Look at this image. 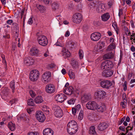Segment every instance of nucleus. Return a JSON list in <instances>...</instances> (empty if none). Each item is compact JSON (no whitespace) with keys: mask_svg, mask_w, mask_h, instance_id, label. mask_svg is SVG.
Returning <instances> with one entry per match:
<instances>
[{"mask_svg":"<svg viewBox=\"0 0 135 135\" xmlns=\"http://www.w3.org/2000/svg\"><path fill=\"white\" fill-rule=\"evenodd\" d=\"M67 132L70 134L75 133L78 129L77 123L74 120H71L67 124Z\"/></svg>","mask_w":135,"mask_h":135,"instance_id":"obj_1","label":"nucleus"},{"mask_svg":"<svg viewBox=\"0 0 135 135\" xmlns=\"http://www.w3.org/2000/svg\"><path fill=\"white\" fill-rule=\"evenodd\" d=\"M39 75V72L37 70H33L30 73L29 78L31 80L35 81L38 79Z\"/></svg>","mask_w":135,"mask_h":135,"instance_id":"obj_2","label":"nucleus"},{"mask_svg":"<svg viewBox=\"0 0 135 135\" xmlns=\"http://www.w3.org/2000/svg\"><path fill=\"white\" fill-rule=\"evenodd\" d=\"M113 67L112 62L109 60H106L103 62L101 65L102 69L104 70L110 69Z\"/></svg>","mask_w":135,"mask_h":135,"instance_id":"obj_3","label":"nucleus"},{"mask_svg":"<svg viewBox=\"0 0 135 135\" xmlns=\"http://www.w3.org/2000/svg\"><path fill=\"white\" fill-rule=\"evenodd\" d=\"M2 98L4 100H7L10 99V91L9 89L7 87L2 89Z\"/></svg>","mask_w":135,"mask_h":135,"instance_id":"obj_4","label":"nucleus"},{"mask_svg":"<svg viewBox=\"0 0 135 135\" xmlns=\"http://www.w3.org/2000/svg\"><path fill=\"white\" fill-rule=\"evenodd\" d=\"M37 41L40 45L43 46H46L48 42L46 37L44 35L38 36L37 38Z\"/></svg>","mask_w":135,"mask_h":135,"instance_id":"obj_5","label":"nucleus"},{"mask_svg":"<svg viewBox=\"0 0 135 135\" xmlns=\"http://www.w3.org/2000/svg\"><path fill=\"white\" fill-rule=\"evenodd\" d=\"M98 107V104L94 101H90L86 105V108L88 109L94 110Z\"/></svg>","mask_w":135,"mask_h":135,"instance_id":"obj_6","label":"nucleus"},{"mask_svg":"<svg viewBox=\"0 0 135 135\" xmlns=\"http://www.w3.org/2000/svg\"><path fill=\"white\" fill-rule=\"evenodd\" d=\"M100 85L102 88L108 89L111 86L112 83L110 80H104L100 82Z\"/></svg>","mask_w":135,"mask_h":135,"instance_id":"obj_7","label":"nucleus"},{"mask_svg":"<svg viewBox=\"0 0 135 135\" xmlns=\"http://www.w3.org/2000/svg\"><path fill=\"white\" fill-rule=\"evenodd\" d=\"M106 92L104 91L99 90H97L95 94V97L96 99H103L105 97Z\"/></svg>","mask_w":135,"mask_h":135,"instance_id":"obj_8","label":"nucleus"},{"mask_svg":"<svg viewBox=\"0 0 135 135\" xmlns=\"http://www.w3.org/2000/svg\"><path fill=\"white\" fill-rule=\"evenodd\" d=\"M51 76V73L49 71L45 72L42 75V80L45 83H47L50 80V77Z\"/></svg>","mask_w":135,"mask_h":135,"instance_id":"obj_9","label":"nucleus"},{"mask_svg":"<svg viewBox=\"0 0 135 135\" xmlns=\"http://www.w3.org/2000/svg\"><path fill=\"white\" fill-rule=\"evenodd\" d=\"M82 18V16L80 13H76L73 15V20L75 23H78L81 22Z\"/></svg>","mask_w":135,"mask_h":135,"instance_id":"obj_10","label":"nucleus"},{"mask_svg":"<svg viewBox=\"0 0 135 135\" xmlns=\"http://www.w3.org/2000/svg\"><path fill=\"white\" fill-rule=\"evenodd\" d=\"M54 113L57 117H61L62 116L63 113L60 108L58 106H55L53 108Z\"/></svg>","mask_w":135,"mask_h":135,"instance_id":"obj_11","label":"nucleus"},{"mask_svg":"<svg viewBox=\"0 0 135 135\" xmlns=\"http://www.w3.org/2000/svg\"><path fill=\"white\" fill-rule=\"evenodd\" d=\"M36 117L40 122H43L45 119V117L44 113L41 111H38L36 114Z\"/></svg>","mask_w":135,"mask_h":135,"instance_id":"obj_12","label":"nucleus"},{"mask_svg":"<svg viewBox=\"0 0 135 135\" xmlns=\"http://www.w3.org/2000/svg\"><path fill=\"white\" fill-rule=\"evenodd\" d=\"M46 91L49 93H53L55 91V88L54 85L52 84L47 85L46 87Z\"/></svg>","mask_w":135,"mask_h":135,"instance_id":"obj_13","label":"nucleus"},{"mask_svg":"<svg viewBox=\"0 0 135 135\" xmlns=\"http://www.w3.org/2000/svg\"><path fill=\"white\" fill-rule=\"evenodd\" d=\"M55 98L57 101L62 103L67 98V97L64 94H60L55 96Z\"/></svg>","mask_w":135,"mask_h":135,"instance_id":"obj_14","label":"nucleus"},{"mask_svg":"<svg viewBox=\"0 0 135 135\" xmlns=\"http://www.w3.org/2000/svg\"><path fill=\"white\" fill-rule=\"evenodd\" d=\"M101 37V34L100 33L98 32H95L91 35L90 37L93 41H97Z\"/></svg>","mask_w":135,"mask_h":135,"instance_id":"obj_15","label":"nucleus"},{"mask_svg":"<svg viewBox=\"0 0 135 135\" xmlns=\"http://www.w3.org/2000/svg\"><path fill=\"white\" fill-rule=\"evenodd\" d=\"M113 73V71L110 69L104 70L102 73V76L105 78H108L112 76Z\"/></svg>","mask_w":135,"mask_h":135,"instance_id":"obj_16","label":"nucleus"},{"mask_svg":"<svg viewBox=\"0 0 135 135\" xmlns=\"http://www.w3.org/2000/svg\"><path fill=\"white\" fill-rule=\"evenodd\" d=\"M34 62L33 60L31 58L29 57H26L24 59V63L27 66L32 65Z\"/></svg>","mask_w":135,"mask_h":135,"instance_id":"obj_17","label":"nucleus"},{"mask_svg":"<svg viewBox=\"0 0 135 135\" xmlns=\"http://www.w3.org/2000/svg\"><path fill=\"white\" fill-rule=\"evenodd\" d=\"M74 89L72 86H70L65 89L64 93L66 94L71 95L73 93Z\"/></svg>","mask_w":135,"mask_h":135,"instance_id":"obj_18","label":"nucleus"},{"mask_svg":"<svg viewBox=\"0 0 135 135\" xmlns=\"http://www.w3.org/2000/svg\"><path fill=\"white\" fill-rule=\"evenodd\" d=\"M108 124L105 122L101 123L98 125V129L100 131H103L106 129L108 127Z\"/></svg>","mask_w":135,"mask_h":135,"instance_id":"obj_19","label":"nucleus"},{"mask_svg":"<svg viewBox=\"0 0 135 135\" xmlns=\"http://www.w3.org/2000/svg\"><path fill=\"white\" fill-rule=\"evenodd\" d=\"M39 52L38 50L36 47H33L31 49L30 53L32 56H37Z\"/></svg>","mask_w":135,"mask_h":135,"instance_id":"obj_20","label":"nucleus"},{"mask_svg":"<svg viewBox=\"0 0 135 135\" xmlns=\"http://www.w3.org/2000/svg\"><path fill=\"white\" fill-rule=\"evenodd\" d=\"M43 133L44 135H53V131L50 128H47L44 129Z\"/></svg>","mask_w":135,"mask_h":135,"instance_id":"obj_21","label":"nucleus"},{"mask_svg":"<svg viewBox=\"0 0 135 135\" xmlns=\"http://www.w3.org/2000/svg\"><path fill=\"white\" fill-rule=\"evenodd\" d=\"M106 109L105 106L104 104H103L101 106L98 107L97 108L96 110L99 112H104Z\"/></svg>","mask_w":135,"mask_h":135,"instance_id":"obj_22","label":"nucleus"},{"mask_svg":"<svg viewBox=\"0 0 135 135\" xmlns=\"http://www.w3.org/2000/svg\"><path fill=\"white\" fill-rule=\"evenodd\" d=\"M90 98L89 95L87 94H84L82 96L81 98V100L82 103H85L89 100Z\"/></svg>","mask_w":135,"mask_h":135,"instance_id":"obj_23","label":"nucleus"},{"mask_svg":"<svg viewBox=\"0 0 135 135\" xmlns=\"http://www.w3.org/2000/svg\"><path fill=\"white\" fill-rule=\"evenodd\" d=\"M71 64L73 69H76L79 67L78 62L75 59H72L71 60Z\"/></svg>","mask_w":135,"mask_h":135,"instance_id":"obj_24","label":"nucleus"},{"mask_svg":"<svg viewBox=\"0 0 135 135\" xmlns=\"http://www.w3.org/2000/svg\"><path fill=\"white\" fill-rule=\"evenodd\" d=\"M12 27L13 30V32H15L18 35L19 32V29L17 24L16 23H13Z\"/></svg>","mask_w":135,"mask_h":135,"instance_id":"obj_25","label":"nucleus"},{"mask_svg":"<svg viewBox=\"0 0 135 135\" xmlns=\"http://www.w3.org/2000/svg\"><path fill=\"white\" fill-rule=\"evenodd\" d=\"M110 17V15L108 13H105L101 16L102 19L103 21L108 20Z\"/></svg>","mask_w":135,"mask_h":135,"instance_id":"obj_26","label":"nucleus"},{"mask_svg":"<svg viewBox=\"0 0 135 135\" xmlns=\"http://www.w3.org/2000/svg\"><path fill=\"white\" fill-rule=\"evenodd\" d=\"M114 56V54L111 52L110 53H107L104 55L103 56V58L104 59H111L113 58Z\"/></svg>","mask_w":135,"mask_h":135,"instance_id":"obj_27","label":"nucleus"},{"mask_svg":"<svg viewBox=\"0 0 135 135\" xmlns=\"http://www.w3.org/2000/svg\"><path fill=\"white\" fill-rule=\"evenodd\" d=\"M34 100L35 102L37 104L40 103L43 101L42 97L40 96L37 97Z\"/></svg>","mask_w":135,"mask_h":135,"instance_id":"obj_28","label":"nucleus"},{"mask_svg":"<svg viewBox=\"0 0 135 135\" xmlns=\"http://www.w3.org/2000/svg\"><path fill=\"white\" fill-rule=\"evenodd\" d=\"M89 133L91 135H96V133L94 126H92L90 127Z\"/></svg>","mask_w":135,"mask_h":135,"instance_id":"obj_29","label":"nucleus"},{"mask_svg":"<svg viewBox=\"0 0 135 135\" xmlns=\"http://www.w3.org/2000/svg\"><path fill=\"white\" fill-rule=\"evenodd\" d=\"M105 7L103 3H101L97 8V10L98 11V12H101L103 10H104Z\"/></svg>","mask_w":135,"mask_h":135,"instance_id":"obj_30","label":"nucleus"},{"mask_svg":"<svg viewBox=\"0 0 135 135\" xmlns=\"http://www.w3.org/2000/svg\"><path fill=\"white\" fill-rule=\"evenodd\" d=\"M8 126L10 130L11 131H13L15 129V124L12 122H10L8 123Z\"/></svg>","mask_w":135,"mask_h":135,"instance_id":"obj_31","label":"nucleus"},{"mask_svg":"<svg viewBox=\"0 0 135 135\" xmlns=\"http://www.w3.org/2000/svg\"><path fill=\"white\" fill-rule=\"evenodd\" d=\"M74 45V43L73 42L71 41H69L66 45V46L67 48H69V49H71L73 48Z\"/></svg>","mask_w":135,"mask_h":135,"instance_id":"obj_32","label":"nucleus"},{"mask_svg":"<svg viewBox=\"0 0 135 135\" xmlns=\"http://www.w3.org/2000/svg\"><path fill=\"white\" fill-rule=\"evenodd\" d=\"M52 9L53 10L55 11L59 8V5L56 2H54L52 5Z\"/></svg>","mask_w":135,"mask_h":135,"instance_id":"obj_33","label":"nucleus"},{"mask_svg":"<svg viewBox=\"0 0 135 135\" xmlns=\"http://www.w3.org/2000/svg\"><path fill=\"white\" fill-rule=\"evenodd\" d=\"M15 81L13 80L10 82V87L11 88L12 91L13 93H14L15 89Z\"/></svg>","mask_w":135,"mask_h":135,"instance_id":"obj_34","label":"nucleus"},{"mask_svg":"<svg viewBox=\"0 0 135 135\" xmlns=\"http://www.w3.org/2000/svg\"><path fill=\"white\" fill-rule=\"evenodd\" d=\"M27 116L25 114H23L20 115L19 118L21 120L26 121L27 120Z\"/></svg>","mask_w":135,"mask_h":135,"instance_id":"obj_35","label":"nucleus"},{"mask_svg":"<svg viewBox=\"0 0 135 135\" xmlns=\"http://www.w3.org/2000/svg\"><path fill=\"white\" fill-rule=\"evenodd\" d=\"M37 7L38 9L41 12H44L45 10V7L43 6L39 5Z\"/></svg>","mask_w":135,"mask_h":135,"instance_id":"obj_36","label":"nucleus"},{"mask_svg":"<svg viewBox=\"0 0 135 135\" xmlns=\"http://www.w3.org/2000/svg\"><path fill=\"white\" fill-rule=\"evenodd\" d=\"M115 45L114 44H110L108 47L107 49L108 51H110L115 49Z\"/></svg>","mask_w":135,"mask_h":135,"instance_id":"obj_37","label":"nucleus"},{"mask_svg":"<svg viewBox=\"0 0 135 135\" xmlns=\"http://www.w3.org/2000/svg\"><path fill=\"white\" fill-rule=\"evenodd\" d=\"M76 100V98H71L68 101V103L70 105L74 104V103Z\"/></svg>","mask_w":135,"mask_h":135,"instance_id":"obj_38","label":"nucleus"},{"mask_svg":"<svg viewBox=\"0 0 135 135\" xmlns=\"http://www.w3.org/2000/svg\"><path fill=\"white\" fill-rule=\"evenodd\" d=\"M69 75L71 79H74L75 78V75L74 73L71 70L69 71Z\"/></svg>","mask_w":135,"mask_h":135,"instance_id":"obj_39","label":"nucleus"},{"mask_svg":"<svg viewBox=\"0 0 135 135\" xmlns=\"http://www.w3.org/2000/svg\"><path fill=\"white\" fill-rule=\"evenodd\" d=\"M104 44L103 42L99 43L97 45V49L99 50L102 49L103 47H104Z\"/></svg>","mask_w":135,"mask_h":135,"instance_id":"obj_40","label":"nucleus"},{"mask_svg":"<svg viewBox=\"0 0 135 135\" xmlns=\"http://www.w3.org/2000/svg\"><path fill=\"white\" fill-rule=\"evenodd\" d=\"M56 66L53 63H51L47 65V68L49 69H52L55 68Z\"/></svg>","mask_w":135,"mask_h":135,"instance_id":"obj_41","label":"nucleus"},{"mask_svg":"<svg viewBox=\"0 0 135 135\" xmlns=\"http://www.w3.org/2000/svg\"><path fill=\"white\" fill-rule=\"evenodd\" d=\"M62 54L63 56L65 59L70 57L71 55V54L69 51H67V52L65 53H63Z\"/></svg>","mask_w":135,"mask_h":135,"instance_id":"obj_42","label":"nucleus"},{"mask_svg":"<svg viewBox=\"0 0 135 135\" xmlns=\"http://www.w3.org/2000/svg\"><path fill=\"white\" fill-rule=\"evenodd\" d=\"M93 3L94 4L95 6L98 7L102 3L100 2L97 0L94 1Z\"/></svg>","mask_w":135,"mask_h":135,"instance_id":"obj_43","label":"nucleus"},{"mask_svg":"<svg viewBox=\"0 0 135 135\" xmlns=\"http://www.w3.org/2000/svg\"><path fill=\"white\" fill-rule=\"evenodd\" d=\"M38 133L36 131L29 132L27 133V135H39Z\"/></svg>","mask_w":135,"mask_h":135,"instance_id":"obj_44","label":"nucleus"},{"mask_svg":"<svg viewBox=\"0 0 135 135\" xmlns=\"http://www.w3.org/2000/svg\"><path fill=\"white\" fill-rule=\"evenodd\" d=\"M27 104L30 106H33L34 105L33 100L32 99H29L27 101Z\"/></svg>","mask_w":135,"mask_h":135,"instance_id":"obj_45","label":"nucleus"},{"mask_svg":"<svg viewBox=\"0 0 135 135\" xmlns=\"http://www.w3.org/2000/svg\"><path fill=\"white\" fill-rule=\"evenodd\" d=\"M29 93L30 95L32 97H33L36 95V94L35 92L34 91L32 90H30L29 91Z\"/></svg>","mask_w":135,"mask_h":135,"instance_id":"obj_46","label":"nucleus"},{"mask_svg":"<svg viewBox=\"0 0 135 135\" xmlns=\"http://www.w3.org/2000/svg\"><path fill=\"white\" fill-rule=\"evenodd\" d=\"M83 112L81 111L79 114L78 117V119L80 120H81L83 118Z\"/></svg>","mask_w":135,"mask_h":135,"instance_id":"obj_47","label":"nucleus"},{"mask_svg":"<svg viewBox=\"0 0 135 135\" xmlns=\"http://www.w3.org/2000/svg\"><path fill=\"white\" fill-rule=\"evenodd\" d=\"M43 1L45 4L48 5L51 3L52 1V0H43Z\"/></svg>","mask_w":135,"mask_h":135,"instance_id":"obj_48","label":"nucleus"},{"mask_svg":"<svg viewBox=\"0 0 135 135\" xmlns=\"http://www.w3.org/2000/svg\"><path fill=\"white\" fill-rule=\"evenodd\" d=\"M2 62L4 64V65H7V63L5 60V58L4 55H2Z\"/></svg>","mask_w":135,"mask_h":135,"instance_id":"obj_49","label":"nucleus"},{"mask_svg":"<svg viewBox=\"0 0 135 135\" xmlns=\"http://www.w3.org/2000/svg\"><path fill=\"white\" fill-rule=\"evenodd\" d=\"M79 55L80 59H81L83 57V52L82 50H80L79 52Z\"/></svg>","mask_w":135,"mask_h":135,"instance_id":"obj_50","label":"nucleus"},{"mask_svg":"<svg viewBox=\"0 0 135 135\" xmlns=\"http://www.w3.org/2000/svg\"><path fill=\"white\" fill-rule=\"evenodd\" d=\"M94 4L93 2H91L89 4H88V7L90 9H92L94 7Z\"/></svg>","mask_w":135,"mask_h":135,"instance_id":"obj_51","label":"nucleus"},{"mask_svg":"<svg viewBox=\"0 0 135 135\" xmlns=\"http://www.w3.org/2000/svg\"><path fill=\"white\" fill-rule=\"evenodd\" d=\"M93 24L95 26H98L99 25L100 23L97 21H95L93 22Z\"/></svg>","mask_w":135,"mask_h":135,"instance_id":"obj_52","label":"nucleus"},{"mask_svg":"<svg viewBox=\"0 0 135 135\" xmlns=\"http://www.w3.org/2000/svg\"><path fill=\"white\" fill-rule=\"evenodd\" d=\"M124 90V91L126 90L127 89V82L126 81H125L123 85Z\"/></svg>","mask_w":135,"mask_h":135,"instance_id":"obj_53","label":"nucleus"},{"mask_svg":"<svg viewBox=\"0 0 135 135\" xmlns=\"http://www.w3.org/2000/svg\"><path fill=\"white\" fill-rule=\"evenodd\" d=\"M89 28L88 26L86 25H85L83 27V31H85L88 30Z\"/></svg>","mask_w":135,"mask_h":135,"instance_id":"obj_54","label":"nucleus"},{"mask_svg":"<svg viewBox=\"0 0 135 135\" xmlns=\"http://www.w3.org/2000/svg\"><path fill=\"white\" fill-rule=\"evenodd\" d=\"M122 99H123V100L124 102L125 103L127 102V100L126 99V94L125 93L123 94L122 96Z\"/></svg>","mask_w":135,"mask_h":135,"instance_id":"obj_55","label":"nucleus"},{"mask_svg":"<svg viewBox=\"0 0 135 135\" xmlns=\"http://www.w3.org/2000/svg\"><path fill=\"white\" fill-rule=\"evenodd\" d=\"M16 102V100L15 99H13L9 101V105L11 104V105H12V104H13L15 103Z\"/></svg>","mask_w":135,"mask_h":135,"instance_id":"obj_56","label":"nucleus"},{"mask_svg":"<svg viewBox=\"0 0 135 135\" xmlns=\"http://www.w3.org/2000/svg\"><path fill=\"white\" fill-rule=\"evenodd\" d=\"M133 127H130V126H128L126 128V133H127L128 132V131L129 130H131L133 129Z\"/></svg>","mask_w":135,"mask_h":135,"instance_id":"obj_57","label":"nucleus"},{"mask_svg":"<svg viewBox=\"0 0 135 135\" xmlns=\"http://www.w3.org/2000/svg\"><path fill=\"white\" fill-rule=\"evenodd\" d=\"M33 23L32 18L31 17L30 18L28 21V23L29 24L31 25Z\"/></svg>","mask_w":135,"mask_h":135,"instance_id":"obj_58","label":"nucleus"},{"mask_svg":"<svg viewBox=\"0 0 135 135\" xmlns=\"http://www.w3.org/2000/svg\"><path fill=\"white\" fill-rule=\"evenodd\" d=\"M77 109L75 108H73L72 109V113L74 115H75L76 113Z\"/></svg>","mask_w":135,"mask_h":135,"instance_id":"obj_59","label":"nucleus"},{"mask_svg":"<svg viewBox=\"0 0 135 135\" xmlns=\"http://www.w3.org/2000/svg\"><path fill=\"white\" fill-rule=\"evenodd\" d=\"M67 51H68V50H67L66 48L64 47L62 48L61 52H62L63 53H65L67 52Z\"/></svg>","mask_w":135,"mask_h":135,"instance_id":"obj_60","label":"nucleus"},{"mask_svg":"<svg viewBox=\"0 0 135 135\" xmlns=\"http://www.w3.org/2000/svg\"><path fill=\"white\" fill-rule=\"evenodd\" d=\"M70 35V32L68 30L65 33V36L66 37H68Z\"/></svg>","mask_w":135,"mask_h":135,"instance_id":"obj_61","label":"nucleus"},{"mask_svg":"<svg viewBox=\"0 0 135 135\" xmlns=\"http://www.w3.org/2000/svg\"><path fill=\"white\" fill-rule=\"evenodd\" d=\"M122 11L123 9L122 8L119 9V17L123 14Z\"/></svg>","mask_w":135,"mask_h":135,"instance_id":"obj_62","label":"nucleus"},{"mask_svg":"<svg viewBox=\"0 0 135 135\" xmlns=\"http://www.w3.org/2000/svg\"><path fill=\"white\" fill-rule=\"evenodd\" d=\"M13 22V21L11 20H7V23L9 25H11L12 23Z\"/></svg>","mask_w":135,"mask_h":135,"instance_id":"obj_63","label":"nucleus"},{"mask_svg":"<svg viewBox=\"0 0 135 135\" xmlns=\"http://www.w3.org/2000/svg\"><path fill=\"white\" fill-rule=\"evenodd\" d=\"M131 40H132L135 37V33H133L132 34L131 36Z\"/></svg>","mask_w":135,"mask_h":135,"instance_id":"obj_64","label":"nucleus"}]
</instances>
